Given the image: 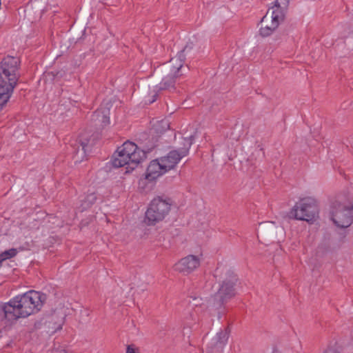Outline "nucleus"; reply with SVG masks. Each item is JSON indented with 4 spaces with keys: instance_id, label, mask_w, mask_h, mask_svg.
Segmentation results:
<instances>
[{
    "instance_id": "1",
    "label": "nucleus",
    "mask_w": 353,
    "mask_h": 353,
    "mask_svg": "<svg viewBox=\"0 0 353 353\" xmlns=\"http://www.w3.org/2000/svg\"><path fill=\"white\" fill-rule=\"evenodd\" d=\"M45 301L46 295L35 290L19 294L4 304L5 317L8 321L26 318L40 311Z\"/></svg>"
},
{
    "instance_id": "2",
    "label": "nucleus",
    "mask_w": 353,
    "mask_h": 353,
    "mask_svg": "<svg viewBox=\"0 0 353 353\" xmlns=\"http://www.w3.org/2000/svg\"><path fill=\"white\" fill-rule=\"evenodd\" d=\"M194 136L190 135L183 138V148L180 150H173L167 155L151 161L145 172V179L152 181L173 169L180 160L189 152Z\"/></svg>"
},
{
    "instance_id": "3",
    "label": "nucleus",
    "mask_w": 353,
    "mask_h": 353,
    "mask_svg": "<svg viewBox=\"0 0 353 353\" xmlns=\"http://www.w3.org/2000/svg\"><path fill=\"white\" fill-rule=\"evenodd\" d=\"M146 158L144 150L135 143L126 141L114 152L112 163L115 168L125 167V173H130Z\"/></svg>"
},
{
    "instance_id": "4",
    "label": "nucleus",
    "mask_w": 353,
    "mask_h": 353,
    "mask_svg": "<svg viewBox=\"0 0 353 353\" xmlns=\"http://www.w3.org/2000/svg\"><path fill=\"white\" fill-rule=\"evenodd\" d=\"M19 59L17 57H4L1 61V107L10 99L17 85Z\"/></svg>"
},
{
    "instance_id": "5",
    "label": "nucleus",
    "mask_w": 353,
    "mask_h": 353,
    "mask_svg": "<svg viewBox=\"0 0 353 353\" xmlns=\"http://www.w3.org/2000/svg\"><path fill=\"white\" fill-rule=\"evenodd\" d=\"M290 0H276L261 19L260 34L263 37L271 35L283 20Z\"/></svg>"
},
{
    "instance_id": "6",
    "label": "nucleus",
    "mask_w": 353,
    "mask_h": 353,
    "mask_svg": "<svg viewBox=\"0 0 353 353\" xmlns=\"http://www.w3.org/2000/svg\"><path fill=\"white\" fill-rule=\"evenodd\" d=\"M329 218L337 228H348L353 222L352 204L341 199L335 200L330 206Z\"/></svg>"
},
{
    "instance_id": "7",
    "label": "nucleus",
    "mask_w": 353,
    "mask_h": 353,
    "mask_svg": "<svg viewBox=\"0 0 353 353\" xmlns=\"http://www.w3.org/2000/svg\"><path fill=\"white\" fill-rule=\"evenodd\" d=\"M318 201L314 197H305L297 203L292 210V216L297 220L314 223L319 218Z\"/></svg>"
},
{
    "instance_id": "8",
    "label": "nucleus",
    "mask_w": 353,
    "mask_h": 353,
    "mask_svg": "<svg viewBox=\"0 0 353 353\" xmlns=\"http://www.w3.org/2000/svg\"><path fill=\"white\" fill-rule=\"evenodd\" d=\"M183 52H181L176 57L171 59L170 63L165 65L169 71L159 85L160 90L168 89L174 85L176 80L183 75Z\"/></svg>"
},
{
    "instance_id": "9",
    "label": "nucleus",
    "mask_w": 353,
    "mask_h": 353,
    "mask_svg": "<svg viewBox=\"0 0 353 353\" xmlns=\"http://www.w3.org/2000/svg\"><path fill=\"white\" fill-rule=\"evenodd\" d=\"M171 205L169 199H154L145 213L146 219L151 223L161 221L169 213Z\"/></svg>"
},
{
    "instance_id": "10",
    "label": "nucleus",
    "mask_w": 353,
    "mask_h": 353,
    "mask_svg": "<svg viewBox=\"0 0 353 353\" xmlns=\"http://www.w3.org/2000/svg\"><path fill=\"white\" fill-rule=\"evenodd\" d=\"M202 254H188L174 263L172 270L187 276L196 270L201 265Z\"/></svg>"
},
{
    "instance_id": "11",
    "label": "nucleus",
    "mask_w": 353,
    "mask_h": 353,
    "mask_svg": "<svg viewBox=\"0 0 353 353\" xmlns=\"http://www.w3.org/2000/svg\"><path fill=\"white\" fill-rule=\"evenodd\" d=\"M221 279L217 296L220 299L224 301L234 296L237 277L232 271L226 270Z\"/></svg>"
},
{
    "instance_id": "12",
    "label": "nucleus",
    "mask_w": 353,
    "mask_h": 353,
    "mask_svg": "<svg viewBox=\"0 0 353 353\" xmlns=\"http://www.w3.org/2000/svg\"><path fill=\"white\" fill-rule=\"evenodd\" d=\"M228 339V332L225 330H220L212 339L211 347L207 353H222L223 348Z\"/></svg>"
},
{
    "instance_id": "13",
    "label": "nucleus",
    "mask_w": 353,
    "mask_h": 353,
    "mask_svg": "<svg viewBox=\"0 0 353 353\" xmlns=\"http://www.w3.org/2000/svg\"><path fill=\"white\" fill-rule=\"evenodd\" d=\"M93 120L101 127L108 125L110 123L109 110H98L93 116Z\"/></svg>"
},
{
    "instance_id": "14",
    "label": "nucleus",
    "mask_w": 353,
    "mask_h": 353,
    "mask_svg": "<svg viewBox=\"0 0 353 353\" xmlns=\"http://www.w3.org/2000/svg\"><path fill=\"white\" fill-rule=\"evenodd\" d=\"M170 128V124L168 120H162L158 122L155 125V129L157 131L159 132H162L163 131L167 130Z\"/></svg>"
},
{
    "instance_id": "15",
    "label": "nucleus",
    "mask_w": 353,
    "mask_h": 353,
    "mask_svg": "<svg viewBox=\"0 0 353 353\" xmlns=\"http://www.w3.org/2000/svg\"><path fill=\"white\" fill-rule=\"evenodd\" d=\"M17 253V251L16 249H10L3 252H1V261L14 256Z\"/></svg>"
},
{
    "instance_id": "16",
    "label": "nucleus",
    "mask_w": 353,
    "mask_h": 353,
    "mask_svg": "<svg viewBox=\"0 0 353 353\" xmlns=\"http://www.w3.org/2000/svg\"><path fill=\"white\" fill-rule=\"evenodd\" d=\"M125 353H140L139 348L134 345H128Z\"/></svg>"
},
{
    "instance_id": "17",
    "label": "nucleus",
    "mask_w": 353,
    "mask_h": 353,
    "mask_svg": "<svg viewBox=\"0 0 353 353\" xmlns=\"http://www.w3.org/2000/svg\"><path fill=\"white\" fill-rule=\"evenodd\" d=\"M53 353H68L67 352V350H65V349H63V348H59V349H56Z\"/></svg>"
},
{
    "instance_id": "18",
    "label": "nucleus",
    "mask_w": 353,
    "mask_h": 353,
    "mask_svg": "<svg viewBox=\"0 0 353 353\" xmlns=\"http://www.w3.org/2000/svg\"><path fill=\"white\" fill-rule=\"evenodd\" d=\"M322 353H336L333 350L328 348L325 350Z\"/></svg>"
},
{
    "instance_id": "19",
    "label": "nucleus",
    "mask_w": 353,
    "mask_h": 353,
    "mask_svg": "<svg viewBox=\"0 0 353 353\" xmlns=\"http://www.w3.org/2000/svg\"><path fill=\"white\" fill-rule=\"evenodd\" d=\"M61 325H58V327L57 328L56 330H61Z\"/></svg>"
},
{
    "instance_id": "20",
    "label": "nucleus",
    "mask_w": 353,
    "mask_h": 353,
    "mask_svg": "<svg viewBox=\"0 0 353 353\" xmlns=\"http://www.w3.org/2000/svg\"><path fill=\"white\" fill-rule=\"evenodd\" d=\"M272 353H282L278 350H274Z\"/></svg>"
},
{
    "instance_id": "21",
    "label": "nucleus",
    "mask_w": 353,
    "mask_h": 353,
    "mask_svg": "<svg viewBox=\"0 0 353 353\" xmlns=\"http://www.w3.org/2000/svg\"><path fill=\"white\" fill-rule=\"evenodd\" d=\"M352 36L353 37V33H352Z\"/></svg>"
}]
</instances>
